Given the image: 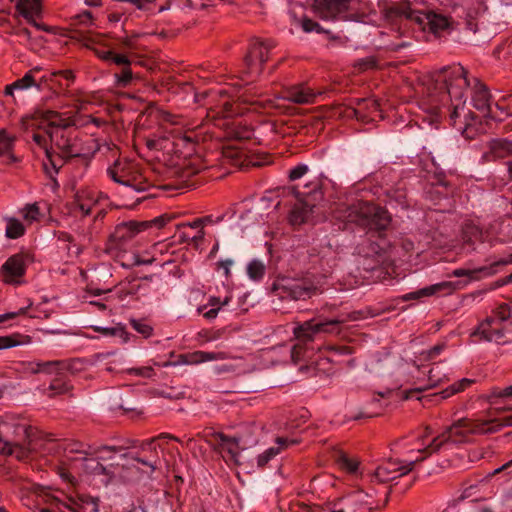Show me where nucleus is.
Here are the masks:
<instances>
[{"instance_id": "obj_49", "label": "nucleus", "mask_w": 512, "mask_h": 512, "mask_svg": "<svg viewBox=\"0 0 512 512\" xmlns=\"http://www.w3.org/2000/svg\"><path fill=\"white\" fill-rule=\"evenodd\" d=\"M110 61H112L116 65H122L124 67L130 66V63H131L127 56L122 55V54H114V53H112V57H111Z\"/></svg>"}, {"instance_id": "obj_21", "label": "nucleus", "mask_w": 512, "mask_h": 512, "mask_svg": "<svg viewBox=\"0 0 512 512\" xmlns=\"http://www.w3.org/2000/svg\"><path fill=\"white\" fill-rule=\"evenodd\" d=\"M463 240L464 243L472 246L473 248L476 242H490L489 234L484 232L477 225L471 223L466 224L463 229Z\"/></svg>"}, {"instance_id": "obj_29", "label": "nucleus", "mask_w": 512, "mask_h": 512, "mask_svg": "<svg viewBox=\"0 0 512 512\" xmlns=\"http://www.w3.org/2000/svg\"><path fill=\"white\" fill-rule=\"evenodd\" d=\"M16 136L8 133L6 129L0 130V157L10 153L15 147Z\"/></svg>"}, {"instance_id": "obj_3", "label": "nucleus", "mask_w": 512, "mask_h": 512, "mask_svg": "<svg viewBox=\"0 0 512 512\" xmlns=\"http://www.w3.org/2000/svg\"><path fill=\"white\" fill-rule=\"evenodd\" d=\"M512 426V416L493 419H468L461 418L453 422L450 426L435 438L424 448L419 449L418 453H427L431 455L438 452L445 444H462L469 441L470 435H486L499 432L503 427Z\"/></svg>"}, {"instance_id": "obj_2", "label": "nucleus", "mask_w": 512, "mask_h": 512, "mask_svg": "<svg viewBox=\"0 0 512 512\" xmlns=\"http://www.w3.org/2000/svg\"><path fill=\"white\" fill-rule=\"evenodd\" d=\"M35 118L46 123L43 129L51 143L58 149L56 153L52 148H46L43 168L48 175L57 174L66 160L84 155V148L77 133L71 130L75 125L73 118L64 117L52 110H37Z\"/></svg>"}, {"instance_id": "obj_55", "label": "nucleus", "mask_w": 512, "mask_h": 512, "mask_svg": "<svg viewBox=\"0 0 512 512\" xmlns=\"http://www.w3.org/2000/svg\"><path fill=\"white\" fill-rule=\"evenodd\" d=\"M302 28L306 32H311L314 30H318L319 24L308 18H304L302 21Z\"/></svg>"}, {"instance_id": "obj_35", "label": "nucleus", "mask_w": 512, "mask_h": 512, "mask_svg": "<svg viewBox=\"0 0 512 512\" xmlns=\"http://www.w3.org/2000/svg\"><path fill=\"white\" fill-rule=\"evenodd\" d=\"M134 76L130 66L123 67L120 73L115 74L116 84L119 87H127L131 84Z\"/></svg>"}, {"instance_id": "obj_28", "label": "nucleus", "mask_w": 512, "mask_h": 512, "mask_svg": "<svg viewBox=\"0 0 512 512\" xmlns=\"http://www.w3.org/2000/svg\"><path fill=\"white\" fill-rule=\"evenodd\" d=\"M72 508L74 512H98V501L89 496H81Z\"/></svg>"}, {"instance_id": "obj_22", "label": "nucleus", "mask_w": 512, "mask_h": 512, "mask_svg": "<svg viewBox=\"0 0 512 512\" xmlns=\"http://www.w3.org/2000/svg\"><path fill=\"white\" fill-rule=\"evenodd\" d=\"M40 71L39 67H35L29 70L22 78L13 82V87L18 90H25L31 87H36L37 90L42 89V85L46 82L45 77H41L38 81L35 78V74Z\"/></svg>"}, {"instance_id": "obj_33", "label": "nucleus", "mask_w": 512, "mask_h": 512, "mask_svg": "<svg viewBox=\"0 0 512 512\" xmlns=\"http://www.w3.org/2000/svg\"><path fill=\"white\" fill-rule=\"evenodd\" d=\"M247 274L253 280H260L265 274V265L259 260H252L247 266Z\"/></svg>"}, {"instance_id": "obj_64", "label": "nucleus", "mask_w": 512, "mask_h": 512, "mask_svg": "<svg viewBox=\"0 0 512 512\" xmlns=\"http://www.w3.org/2000/svg\"><path fill=\"white\" fill-rule=\"evenodd\" d=\"M508 264H512V253L506 257V258H503V259H500L494 263H492L490 266H493V269H496L497 266H500V265H508Z\"/></svg>"}, {"instance_id": "obj_10", "label": "nucleus", "mask_w": 512, "mask_h": 512, "mask_svg": "<svg viewBox=\"0 0 512 512\" xmlns=\"http://www.w3.org/2000/svg\"><path fill=\"white\" fill-rule=\"evenodd\" d=\"M273 47L270 41L254 40L244 58L245 69L243 74L246 76H258L262 72L263 64L268 60V53Z\"/></svg>"}, {"instance_id": "obj_62", "label": "nucleus", "mask_w": 512, "mask_h": 512, "mask_svg": "<svg viewBox=\"0 0 512 512\" xmlns=\"http://www.w3.org/2000/svg\"><path fill=\"white\" fill-rule=\"evenodd\" d=\"M330 349H331V351H333L339 355H349L352 353L351 349L348 346H338V347H332Z\"/></svg>"}, {"instance_id": "obj_14", "label": "nucleus", "mask_w": 512, "mask_h": 512, "mask_svg": "<svg viewBox=\"0 0 512 512\" xmlns=\"http://www.w3.org/2000/svg\"><path fill=\"white\" fill-rule=\"evenodd\" d=\"M349 0H314L316 13L326 20L344 19L349 7Z\"/></svg>"}, {"instance_id": "obj_57", "label": "nucleus", "mask_w": 512, "mask_h": 512, "mask_svg": "<svg viewBox=\"0 0 512 512\" xmlns=\"http://www.w3.org/2000/svg\"><path fill=\"white\" fill-rule=\"evenodd\" d=\"M229 300H230L229 297H226L223 301H221L220 298H218V297H211L209 299V305L212 306V308H216V307L220 308V306L228 304Z\"/></svg>"}, {"instance_id": "obj_8", "label": "nucleus", "mask_w": 512, "mask_h": 512, "mask_svg": "<svg viewBox=\"0 0 512 512\" xmlns=\"http://www.w3.org/2000/svg\"><path fill=\"white\" fill-rule=\"evenodd\" d=\"M111 179L136 192L146 191L149 187L148 181L136 169V166L127 160L117 159L112 167L107 170Z\"/></svg>"}, {"instance_id": "obj_18", "label": "nucleus", "mask_w": 512, "mask_h": 512, "mask_svg": "<svg viewBox=\"0 0 512 512\" xmlns=\"http://www.w3.org/2000/svg\"><path fill=\"white\" fill-rule=\"evenodd\" d=\"M283 98L296 104H310L314 102L315 94L310 88L298 85L289 88Z\"/></svg>"}, {"instance_id": "obj_51", "label": "nucleus", "mask_w": 512, "mask_h": 512, "mask_svg": "<svg viewBox=\"0 0 512 512\" xmlns=\"http://www.w3.org/2000/svg\"><path fill=\"white\" fill-rule=\"evenodd\" d=\"M275 441L279 445L278 448H280V450L284 449V448H287L288 446L295 445V444L298 443V440H296V439H289V438H286V437H277Z\"/></svg>"}, {"instance_id": "obj_41", "label": "nucleus", "mask_w": 512, "mask_h": 512, "mask_svg": "<svg viewBox=\"0 0 512 512\" xmlns=\"http://www.w3.org/2000/svg\"><path fill=\"white\" fill-rule=\"evenodd\" d=\"M131 326L144 337H149L152 333V327L143 321L132 319L130 321Z\"/></svg>"}, {"instance_id": "obj_59", "label": "nucleus", "mask_w": 512, "mask_h": 512, "mask_svg": "<svg viewBox=\"0 0 512 512\" xmlns=\"http://www.w3.org/2000/svg\"><path fill=\"white\" fill-rule=\"evenodd\" d=\"M96 55L102 59V60H105V61H110L111 57H112V51H109V50H101V49H94Z\"/></svg>"}, {"instance_id": "obj_5", "label": "nucleus", "mask_w": 512, "mask_h": 512, "mask_svg": "<svg viewBox=\"0 0 512 512\" xmlns=\"http://www.w3.org/2000/svg\"><path fill=\"white\" fill-rule=\"evenodd\" d=\"M338 217L345 222L355 223L365 229L372 236L382 237L389 227L391 218L386 210L368 202H357L338 210Z\"/></svg>"}, {"instance_id": "obj_58", "label": "nucleus", "mask_w": 512, "mask_h": 512, "mask_svg": "<svg viewBox=\"0 0 512 512\" xmlns=\"http://www.w3.org/2000/svg\"><path fill=\"white\" fill-rule=\"evenodd\" d=\"M182 225L187 229H203V221H201L200 218H197L192 222L182 223Z\"/></svg>"}, {"instance_id": "obj_30", "label": "nucleus", "mask_w": 512, "mask_h": 512, "mask_svg": "<svg viewBox=\"0 0 512 512\" xmlns=\"http://www.w3.org/2000/svg\"><path fill=\"white\" fill-rule=\"evenodd\" d=\"M70 389L71 386L62 377H56L50 383L46 393L49 397H55L67 393Z\"/></svg>"}, {"instance_id": "obj_17", "label": "nucleus", "mask_w": 512, "mask_h": 512, "mask_svg": "<svg viewBox=\"0 0 512 512\" xmlns=\"http://www.w3.org/2000/svg\"><path fill=\"white\" fill-rule=\"evenodd\" d=\"M212 437L217 442L218 446L223 450L226 451L230 458L235 462L238 463V457H239V442L240 438L238 437H229L223 433L216 432L212 434Z\"/></svg>"}, {"instance_id": "obj_36", "label": "nucleus", "mask_w": 512, "mask_h": 512, "mask_svg": "<svg viewBox=\"0 0 512 512\" xmlns=\"http://www.w3.org/2000/svg\"><path fill=\"white\" fill-rule=\"evenodd\" d=\"M237 112L234 110L233 104L227 99H222L215 107V114L221 117H232Z\"/></svg>"}, {"instance_id": "obj_16", "label": "nucleus", "mask_w": 512, "mask_h": 512, "mask_svg": "<svg viewBox=\"0 0 512 512\" xmlns=\"http://www.w3.org/2000/svg\"><path fill=\"white\" fill-rule=\"evenodd\" d=\"M25 256L15 254L9 257L0 269L2 280L8 284H18L19 279L25 274Z\"/></svg>"}, {"instance_id": "obj_27", "label": "nucleus", "mask_w": 512, "mask_h": 512, "mask_svg": "<svg viewBox=\"0 0 512 512\" xmlns=\"http://www.w3.org/2000/svg\"><path fill=\"white\" fill-rule=\"evenodd\" d=\"M472 383H473V380L468 379V378H463L460 381H458V382L450 385L446 389L442 390L441 392L432 394L431 396L436 399H438V398L447 399L456 393L464 391Z\"/></svg>"}, {"instance_id": "obj_12", "label": "nucleus", "mask_w": 512, "mask_h": 512, "mask_svg": "<svg viewBox=\"0 0 512 512\" xmlns=\"http://www.w3.org/2000/svg\"><path fill=\"white\" fill-rule=\"evenodd\" d=\"M400 14L404 15L407 19L416 21L419 25L426 27L435 35L441 33L449 26V21L445 16L436 14L434 12H416L412 11L408 6L401 9Z\"/></svg>"}, {"instance_id": "obj_50", "label": "nucleus", "mask_w": 512, "mask_h": 512, "mask_svg": "<svg viewBox=\"0 0 512 512\" xmlns=\"http://www.w3.org/2000/svg\"><path fill=\"white\" fill-rule=\"evenodd\" d=\"M17 344L18 342L10 336H0V350L14 347Z\"/></svg>"}, {"instance_id": "obj_24", "label": "nucleus", "mask_w": 512, "mask_h": 512, "mask_svg": "<svg viewBox=\"0 0 512 512\" xmlns=\"http://www.w3.org/2000/svg\"><path fill=\"white\" fill-rule=\"evenodd\" d=\"M83 467L87 473L105 476V484H108L114 477V473L107 467L103 466L96 458H85Z\"/></svg>"}, {"instance_id": "obj_61", "label": "nucleus", "mask_w": 512, "mask_h": 512, "mask_svg": "<svg viewBox=\"0 0 512 512\" xmlns=\"http://www.w3.org/2000/svg\"><path fill=\"white\" fill-rule=\"evenodd\" d=\"M15 34L21 39V40H30L31 38V32L27 28H20L18 29Z\"/></svg>"}, {"instance_id": "obj_45", "label": "nucleus", "mask_w": 512, "mask_h": 512, "mask_svg": "<svg viewBox=\"0 0 512 512\" xmlns=\"http://www.w3.org/2000/svg\"><path fill=\"white\" fill-rule=\"evenodd\" d=\"M362 502L363 494L361 492H357L347 499L348 509H351L352 512H356L358 505L361 504Z\"/></svg>"}, {"instance_id": "obj_23", "label": "nucleus", "mask_w": 512, "mask_h": 512, "mask_svg": "<svg viewBox=\"0 0 512 512\" xmlns=\"http://www.w3.org/2000/svg\"><path fill=\"white\" fill-rule=\"evenodd\" d=\"M28 369L32 373L61 374V360L32 361L28 363Z\"/></svg>"}, {"instance_id": "obj_60", "label": "nucleus", "mask_w": 512, "mask_h": 512, "mask_svg": "<svg viewBox=\"0 0 512 512\" xmlns=\"http://www.w3.org/2000/svg\"><path fill=\"white\" fill-rule=\"evenodd\" d=\"M497 397L512 398V385L495 392Z\"/></svg>"}, {"instance_id": "obj_25", "label": "nucleus", "mask_w": 512, "mask_h": 512, "mask_svg": "<svg viewBox=\"0 0 512 512\" xmlns=\"http://www.w3.org/2000/svg\"><path fill=\"white\" fill-rule=\"evenodd\" d=\"M16 9L27 21L38 15L41 10L40 0H18Z\"/></svg>"}, {"instance_id": "obj_1", "label": "nucleus", "mask_w": 512, "mask_h": 512, "mask_svg": "<svg viewBox=\"0 0 512 512\" xmlns=\"http://www.w3.org/2000/svg\"><path fill=\"white\" fill-rule=\"evenodd\" d=\"M467 75V70L460 64L445 66L433 72L423 83L419 106L432 118H436L441 108L451 103L450 119L453 126L466 138H473L476 115L466 109L467 88H471L473 107L484 117L495 119L498 115L493 109L488 87L477 78L469 80Z\"/></svg>"}, {"instance_id": "obj_34", "label": "nucleus", "mask_w": 512, "mask_h": 512, "mask_svg": "<svg viewBox=\"0 0 512 512\" xmlns=\"http://www.w3.org/2000/svg\"><path fill=\"white\" fill-rule=\"evenodd\" d=\"M21 214L25 221L32 223L38 221L40 218V208L37 203L27 204L22 210Z\"/></svg>"}, {"instance_id": "obj_39", "label": "nucleus", "mask_w": 512, "mask_h": 512, "mask_svg": "<svg viewBox=\"0 0 512 512\" xmlns=\"http://www.w3.org/2000/svg\"><path fill=\"white\" fill-rule=\"evenodd\" d=\"M62 372L68 371L72 374L78 373L84 369V362L80 359L70 361L61 360Z\"/></svg>"}, {"instance_id": "obj_7", "label": "nucleus", "mask_w": 512, "mask_h": 512, "mask_svg": "<svg viewBox=\"0 0 512 512\" xmlns=\"http://www.w3.org/2000/svg\"><path fill=\"white\" fill-rule=\"evenodd\" d=\"M322 177H316L307 182L304 186V189H306L304 191H300L299 186L293 187V191L299 200L293 206L289 215L291 225L299 226L308 222L315 203L323 199Z\"/></svg>"}, {"instance_id": "obj_52", "label": "nucleus", "mask_w": 512, "mask_h": 512, "mask_svg": "<svg viewBox=\"0 0 512 512\" xmlns=\"http://www.w3.org/2000/svg\"><path fill=\"white\" fill-rule=\"evenodd\" d=\"M32 140L41 148H43L46 151V148H49L47 146V138L46 136L40 134V133H33Z\"/></svg>"}, {"instance_id": "obj_43", "label": "nucleus", "mask_w": 512, "mask_h": 512, "mask_svg": "<svg viewBox=\"0 0 512 512\" xmlns=\"http://www.w3.org/2000/svg\"><path fill=\"white\" fill-rule=\"evenodd\" d=\"M428 381H429L428 385L418 388L417 390L424 391V390L436 387L437 385H439L441 383L442 379L435 373L434 369H430L428 372Z\"/></svg>"}, {"instance_id": "obj_40", "label": "nucleus", "mask_w": 512, "mask_h": 512, "mask_svg": "<svg viewBox=\"0 0 512 512\" xmlns=\"http://www.w3.org/2000/svg\"><path fill=\"white\" fill-rule=\"evenodd\" d=\"M309 171V167L306 164H298L289 170L288 177L291 181L302 178Z\"/></svg>"}, {"instance_id": "obj_48", "label": "nucleus", "mask_w": 512, "mask_h": 512, "mask_svg": "<svg viewBox=\"0 0 512 512\" xmlns=\"http://www.w3.org/2000/svg\"><path fill=\"white\" fill-rule=\"evenodd\" d=\"M95 330L98 332H101L102 334L107 335V336H116V335L122 336L124 333V331L121 327H111V328L96 327Z\"/></svg>"}, {"instance_id": "obj_53", "label": "nucleus", "mask_w": 512, "mask_h": 512, "mask_svg": "<svg viewBox=\"0 0 512 512\" xmlns=\"http://www.w3.org/2000/svg\"><path fill=\"white\" fill-rule=\"evenodd\" d=\"M204 229H199L196 234L191 235V243L194 247H198L204 240Z\"/></svg>"}, {"instance_id": "obj_54", "label": "nucleus", "mask_w": 512, "mask_h": 512, "mask_svg": "<svg viewBox=\"0 0 512 512\" xmlns=\"http://www.w3.org/2000/svg\"><path fill=\"white\" fill-rule=\"evenodd\" d=\"M32 304L29 303V305L27 307H22L20 308L17 312H12V313H6V314H3V315H0V322H4L5 320L7 319H10V318H13L15 316H18V315H23L26 313L27 309L31 306Z\"/></svg>"}, {"instance_id": "obj_46", "label": "nucleus", "mask_w": 512, "mask_h": 512, "mask_svg": "<svg viewBox=\"0 0 512 512\" xmlns=\"http://www.w3.org/2000/svg\"><path fill=\"white\" fill-rule=\"evenodd\" d=\"M134 460L137 461L138 463L148 466L152 472L155 471L160 464V459L157 456H154L153 458L148 460L140 457H135Z\"/></svg>"}, {"instance_id": "obj_47", "label": "nucleus", "mask_w": 512, "mask_h": 512, "mask_svg": "<svg viewBox=\"0 0 512 512\" xmlns=\"http://www.w3.org/2000/svg\"><path fill=\"white\" fill-rule=\"evenodd\" d=\"M162 120L164 122L171 123L172 125H182V126L185 125L183 123V119H182L181 116L174 115V114H172L170 112H163L162 113Z\"/></svg>"}, {"instance_id": "obj_56", "label": "nucleus", "mask_w": 512, "mask_h": 512, "mask_svg": "<svg viewBox=\"0 0 512 512\" xmlns=\"http://www.w3.org/2000/svg\"><path fill=\"white\" fill-rule=\"evenodd\" d=\"M217 265H218V268L223 269L226 277L230 276V267L233 265V260H231V259L221 260L217 263Z\"/></svg>"}, {"instance_id": "obj_11", "label": "nucleus", "mask_w": 512, "mask_h": 512, "mask_svg": "<svg viewBox=\"0 0 512 512\" xmlns=\"http://www.w3.org/2000/svg\"><path fill=\"white\" fill-rule=\"evenodd\" d=\"M472 336L503 345L512 340V330L506 329L502 324L497 323L496 318L487 317L474 330Z\"/></svg>"}, {"instance_id": "obj_37", "label": "nucleus", "mask_w": 512, "mask_h": 512, "mask_svg": "<svg viewBox=\"0 0 512 512\" xmlns=\"http://www.w3.org/2000/svg\"><path fill=\"white\" fill-rule=\"evenodd\" d=\"M280 453V448L270 447L265 450L263 453L257 456V466L259 468H264L270 460H272L276 455Z\"/></svg>"}, {"instance_id": "obj_6", "label": "nucleus", "mask_w": 512, "mask_h": 512, "mask_svg": "<svg viewBox=\"0 0 512 512\" xmlns=\"http://www.w3.org/2000/svg\"><path fill=\"white\" fill-rule=\"evenodd\" d=\"M361 316V311L343 312L330 319L319 315L316 318L297 324L293 328V334L300 343L307 344L312 342L318 334H340L344 324L357 321Z\"/></svg>"}, {"instance_id": "obj_19", "label": "nucleus", "mask_w": 512, "mask_h": 512, "mask_svg": "<svg viewBox=\"0 0 512 512\" xmlns=\"http://www.w3.org/2000/svg\"><path fill=\"white\" fill-rule=\"evenodd\" d=\"M453 287V284L451 282H441L437 283L422 289H419L414 292L407 293L402 296L403 301H409V300H417L422 297H428L432 296L436 293H439L441 291L447 290L450 291Z\"/></svg>"}, {"instance_id": "obj_26", "label": "nucleus", "mask_w": 512, "mask_h": 512, "mask_svg": "<svg viewBox=\"0 0 512 512\" xmlns=\"http://www.w3.org/2000/svg\"><path fill=\"white\" fill-rule=\"evenodd\" d=\"M496 272L497 270L493 269V266H482L476 269L458 268L453 270L451 275L453 277H469L471 280H479L480 277L477 276L479 273H483L484 276H492Z\"/></svg>"}, {"instance_id": "obj_32", "label": "nucleus", "mask_w": 512, "mask_h": 512, "mask_svg": "<svg viewBox=\"0 0 512 512\" xmlns=\"http://www.w3.org/2000/svg\"><path fill=\"white\" fill-rule=\"evenodd\" d=\"M336 462L340 468L353 473L358 468V462L354 459H351L346 453L340 452L336 457Z\"/></svg>"}, {"instance_id": "obj_31", "label": "nucleus", "mask_w": 512, "mask_h": 512, "mask_svg": "<svg viewBox=\"0 0 512 512\" xmlns=\"http://www.w3.org/2000/svg\"><path fill=\"white\" fill-rule=\"evenodd\" d=\"M24 233L25 227L19 220L15 218L8 219L5 232L6 237L10 239H17L24 235Z\"/></svg>"}, {"instance_id": "obj_42", "label": "nucleus", "mask_w": 512, "mask_h": 512, "mask_svg": "<svg viewBox=\"0 0 512 512\" xmlns=\"http://www.w3.org/2000/svg\"><path fill=\"white\" fill-rule=\"evenodd\" d=\"M175 237L179 243H191V234L188 232L187 228H184L182 224L177 226V231L175 233Z\"/></svg>"}, {"instance_id": "obj_13", "label": "nucleus", "mask_w": 512, "mask_h": 512, "mask_svg": "<svg viewBox=\"0 0 512 512\" xmlns=\"http://www.w3.org/2000/svg\"><path fill=\"white\" fill-rule=\"evenodd\" d=\"M277 295L285 300H307L317 294V287L308 281H292L275 286Z\"/></svg>"}, {"instance_id": "obj_20", "label": "nucleus", "mask_w": 512, "mask_h": 512, "mask_svg": "<svg viewBox=\"0 0 512 512\" xmlns=\"http://www.w3.org/2000/svg\"><path fill=\"white\" fill-rule=\"evenodd\" d=\"M229 358V355L224 351L206 352L195 351L185 356V362L188 364H200L209 361H221Z\"/></svg>"}, {"instance_id": "obj_4", "label": "nucleus", "mask_w": 512, "mask_h": 512, "mask_svg": "<svg viewBox=\"0 0 512 512\" xmlns=\"http://www.w3.org/2000/svg\"><path fill=\"white\" fill-rule=\"evenodd\" d=\"M43 448L34 429L18 418L6 416L0 419V454L15 456L25 460L31 453Z\"/></svg>"}, {"instance_id": "obj_9", "label": "nucleus", "mask_w": 512, "mask_h": 512, "mask_svg": "<svg viewBox=\"0 0 512 512\" xmlns=\"http://www.w3.org/2000/svg\"><path fill=\"white\" fill-rule=\"evenodd\" d=\"M423 454V456L411 461L389 459L375 470L374 478L379 483H385L404 476L413 470L416 463L422 462L428 457L427 453Z\"/></svg>"}, {"instance_id": "obj_44", "label": "nucleus", "mask_w": 512, "mask_h": 512, "mask_svg": "<svg viewBox=\"0 0 512 512\" xmlns=\"http://www.w3.org/2000/svg\"><path fill=\"white\" fill-rule=\"evenodd\" d=\"M445 348L444 344H437L427 351L421 353L424 360H431L438 356Z\"/></svg>"}, {"instance_id": "obj_38", "label": "nucleus", "mask_w": 512, "mask_h": 512, "mask_svg": "<svg viewBox=\"0 0 512 512\" xmlns=\"http://www.w3.org/2000/svg\"><path fill=\"white\" fill-rule=\"evenodd\" d=\"M511 314V307L508 304L503 303L494 310V315L492 317L497 319V323L502 324L511 317Z\"/></svg>"}, {"instance_id": "obj_63", "label": "nucleus", "mask_w": 512, "mask_h": 512, "mask_svg": "<svg viewBox=\"0 0 512 512\" xmlns=\"http://www.w3.org/2000/svg\"><path fill=\"white\" fill-rule=\"evenodd\" d=\"M499 148L508 154H512V141L503 140L499 142Z\"/></svg>"}, {"instance_id": "obj_15", "label": "nucleus", "mask_w": 512, "mask_h": 512, "mask_svg": "<svg viewBox=\"0 0 512 512\" xmlns=\"http://www.w3.org/2000/svg\"><path fill=\"white\" fill-rule=\"evenodd\" d=\"M146 227V223L136 221H129L118 224L110 236L111 248L121 249L125 242L132 239Z\"/></svg>"}]
</instances>
